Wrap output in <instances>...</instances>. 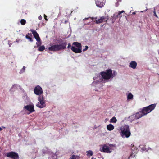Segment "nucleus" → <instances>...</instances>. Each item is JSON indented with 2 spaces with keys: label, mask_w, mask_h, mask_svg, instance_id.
Wrapping results in <instances>:
<instances>
[{
  "label": "nucleus",
  "mask_w": 159,
  "mask_h": 159,
  "mask_svg": "<svg viewBox=\"0 0 159 159\" xmlns=\"http://www.w3.org/2000/svg\"><path fill=\"white\" fill-rule=\"evenodd\" d=\"M34 92L36 95L39 96L38 97V100L39 102H38L36 106L40 108H43L46 107L44 98L43 96H40L43 93L42 88L39 85L36 86L35 87Z\"/></svg>",
  "instance_id": "f257e3e1"
},
{
  "label": "nucleus",
  "mask_w": 159,
  "mask_h": 159,
  "mask_svg": "<svg viewBox=\"0 0 159 159\" xmlns=\"http://www.w3.org/2000/svg\"><path fill=\"white\" fill-rule=\"evenodd\" d=\"M116 74L114 71L112 73V70L111 69H107L106 71H102L100 73V75L102 78L106 80L114 77Z\"/></svg>",
  "instance_id": "f03ea898"
},
{
  "label": "nucleus",
  "mask_w": 159,
  "mask_h": 159,
  "mask_svg": "<svg viewBox=\"0 0 159 159\" xmlns=\"http://www.w3.org/2000/svg\"><path fill=\"white\" fill-rule=\"evenodd\" d=\"M121 136L123 137L128 138L131 135V132L129 126L128 125H125L121 126L120 128Z\"/></svg>",
  "instance_id": "7ed1b4c3"
},
{
  "label": "nucleus",
  "mask_w": 159,
  "mask_h": 159,
  "mask_svg": "<svg viewBox=\"0 0 159 159\" xmlns=\"http://www.w3.org/2000/svg\"><path fill=\"white\" fill-rule=\"evenodd\" d=\"M72 45L75 46L78 48H76L75 46H72L71 44L70 43L68 44L67 48L68 49L71 48L72 51L75 53H81L82 52V45L80 43L78 42H74L72 43Z\"/></svg>",
  "instance_id": "20e7f679"
},
{
  "label": "nucleus",
  "mask_w": 159,
  "mask_h": 159,
  "mask_svg": "<svg viewBox=\"0 0 159 159\" xmlns=\"http://www.w3.org/2000/svg\"><path fill=\"white\" fill-rule=\"evenodd\" d=\"M67 44V43L65 42L61 44L54 45L49 47L48 50L50 51H59L64 50L66 49Z\"/></svg>",
  "instance_id": "39448f33"
},
{
  "label": "nucleus",
  "mask_w": 159,
  "mask_h": 159,
  "mask_svg": "<svg viewBox=\"0 0 159 159\" xmlns=\"http://www.w3.org/2000/svg\"><path fill=\"white\" fill-rule=\"evenodd\" d=\"M156 106V104H153L150 105L147 107H144L143 108L141 111V113L144 116L151 112L154 109Z\"/></svg>",
  "instance_id": "423d86ee"
},
{
  "label": "nucleus",
  "mask_w": 159,
  "mask_h": 159,
  "mask_svg": "<svg viewBox=\"0 0 159 159\" xmlns=\"http://www.w3.org/2000/svg\"><path fill=\"white\" fill-rule=\"evenodd\" d=\"M34 107V106L33 104H30L25 106L23 109L27 111H28L27 114H29L35 111Z\"/></svg>",
  "instance_id": "0eeeda50"
},
{
  "label": "nucleus",
  "mask_w": 159,
  "mask_h": 159,
  "mask_svg": "<svg viewBox=\"0 0 159 159\" xmlns=\"http://www.w3.org/2000/svg\"><path fill=\"white\" fill-rule=\"evenodd\" d=\"M7 156V157H10L13 159H19V157L18 154L12 151L8 153Z\"/></svg>",
  "instance_id": "6e6552de"
},
{
  "label": "nucleus",
  "mask_w": 159,
  "mask_h": 159,
  "mask_svg": "<svg viewBox=\"0 0 159 159\" xmlns=\"http://www.w3.org/2000/svg\"><path fill=\"white\" fill-rule=\"evenodd\" d=\"M144 116L143 114L141 113V111L139 112H138L135 113L134 115H131L130 117L131 118H133L134 117L133 120L139 119L142 117Z\"/></svg>",
  "instance_id": "1a4fd4ad"
},
{
  "label": "nucleus",
  "mask_w": 159,
  "mask_h": 159,
  "mask_svg": "<svg viewBox=\"0 0 159 159\" xmlns=\"http://www.w3.org/2000/svg\"><path fill=\"white\" fill-rule=\"evenodd\" d=\"M30 31L32 32V34L36 40L37 41H40V38L37 32L35 30L33 29H30Z\"/></svg>",
  "instance_id": "9d476101"
},
{
  "label": "nucleus",
  "mask_w": 159,
  "mask_h": 159,
  "mask_svg": "<svg viewBox=\"0 0 159 159\" xmlns=\"http://www.w3.org/2000/svg\"><path fill=\"white\" fill-rule=\"evenodd\" d=\"M104 0H96L95 3L96 6L100 8L102 7L104 4V3L103 2Z\"/></svg>",
  "instance_id": "9b49d317"
},
{
  "label": "nucleus",
  "mask_w": 159,
  "mask_h": 159,
  "mask_svg": "<svg viewBox=\"0 0 159 159\" xmlns=\"http://www.w3.org/2000/svg\"><path fill=\"white\" fill-rule=\"evenodd\" d=\"M102 152H104L111 153V151H110L109 147L106 145H104L102 148Z\"/></svg>",
  "instance_id": "f8f14e48"
},
{
  "label": "nucleus",
  "mask_w": 159,
  "mask_h": 159,
  "mask_svg": "<svg viewBox=\"0 0 159 159\" xmlns=\"http://www.w3.org/2000/svg\"><path fill=\"white\" fill-rule=\"evenodd\" d=\"M137 66V62L134 61H131L129 63V67L133 69H135Z\"/></svg>",
  "instance_id": "ddd939ff"
},
{
  "label": "nucleus",
  "mask_w": 159,
  "mask_h": 159,
  "mask_svg": "<svg viewBox=\"0 0 159 159\" xmlns=\"http://www.w3.org/2000/svg\"><path fill=\"white\" fill-rule=\"evenodd\" d=\"M132 152L130 156V157L132 158L133 157L135 156V154L137 152V149L136 148H131Z\"/></svg>",
  "instance_id": "4468645a"
},
{
  "label": "nucleus",
  "mask_w": 159,
  "mask_h": 159,
  "mask_svg": "<svg viewBox=\"0 0 159 159\" xmlns=\"http://www.w3.org/2000/svg\"><path fill=\"white\" fill-rule=\"evenodd\" d=\"M107 129L109 131L113 130L114 129V126L111 124H109L107 125Z\"/></svg>",
  "instance_id": "2eb2a0df"
},
{
  "label": "nucleus",
  "mask_w": 159,
  "mask_h": 159,
  "mask_svg": "<svg viewBox=\"0 0 159 159\" xmlns=\"http://www.w3.org/2000/svg\"><path fill=\"white\" fill-rule=\"evenodd\" d=\"M124 12V11H121L118 12V14L117 15H116L115 16L117 18H121L122 17V16L121 15L122 13Z\"/></svg>",
  "instance_id": "dca6fc26"
},
{
  "label": "nucleus",
  "mask_w": 159,
  "mask_h": 159,
  "mask_svg": "<svg viewBox=\"0 0 159 159\" xmlns=\"http://www.w3.org/2000/svg\"><path fill=\"white\" fill-rule=\"evenodd\" d=\"M80 157L78 155H73L69 159H80Z\"/></svg>",
  "instance_id": "f3484780"
},
{
  "label": "nucleus",
  "mask_w": 159,
  "mask_h": 159,
  "mask_svg": "<svg viewBox=\"0 0 159 159\" xmlns=\"http://www.w3.org/2000/svg\"><path fill=\"white\" fill-rule=\"evenodd\" d=\"M103 20V22H107L109 18L108 16H102L101 17Z\"/></svg>",
  "instance_id": "a211bd4d"
},
{
  "label": "nucleus",
  "mask_w": 159,
  "mask_h": 159,
  "mask_svg": "<svg viewBox=\"0 0 159 159\" xmlns=\"http://www.w3.org/2000/svg\"><path fill=\"white\" fill-rule=\"evenodd\" d=\"M45 49V46L44 45H42L39 48L38 50L39 51H43Z\"/></svg>",
  "instance_id": "6ab92c4d"
},
{
  "label": "nucleus",
  "mask_w": 159,
  "mask_h": 159,
  "mask_svg": "<svg viewBox=\"0 0 159 159\" xmlns=\"http://www.w3.org/2000/svg\"><path fill=\"white\" fill-rule=\"evenodd\" d=\"M117 121V120L116 117H113L110 120V122L111 123H116Z\"/></svg>",
  "instance_id": "aec40b11"
},
{
  "label": "nucleus",
  "mask_w": 159,
  "mask_h": 159,
  "mask_svg": "<svg viewBox=\"0 0 159 159\" xmlns=\"http://www.w3.org/2000/svg\"><path fill=\"white\" fill-rule=\"evenodd\" d=\"M103 22V20H102V18L101 17L99 19H98L97 20H96L95 21V22L96 24H99L102 23Z\"/></svg>",
  "instance_id": "412c9836"
},
{
  "label": "nucleus",
  "mask_w": 159,
  "mask_h": 159,
  "mask_svg": "<svg viewBox=\"0 0 159 159\" xmlns=\"http://www.w3.org/2000/svg\"><path fill=\"white\" fill-rule=\"evenodd\" d=\"M127 99H132L133 98V95L131 93H129L127 95Z\"/></svg>",
  "instance_id": "4be33fe9"
},
{
  "label": "nucleus",
  "mask_w": 159,
  "mask_h": 159,
  "mask_svg": "<svg viewBox=\"0 0 159 159\" xmlns=\"http://www.w3.org/2000/svg\"><path fill=\"white\" fill-rule=\"evenodd\" d=\"M25 38L27 39H28L29 40V41L30 42H32L33 41V39H32V38H31V37L29 36L28 35H26Z\"/></svg>",
  "instance_id": "5701e85b"
},
{
  "label": "nucleus",
  "mask_w": 159,
  "mask_h": 159,
  "mask_svg": "<svg viewBox=\"0 0 159 159\" xmlns=\"http://www.w3.org/2000/svg\"><path fill=\"white\" fill-rule=\"evenodd\" d=\"M86 152L87 153V155L88 156L89 155L91 156H92L93 155V152H92V151L91 150H89V151H87Z\"/></svg>",
  "instance_id": "b1692460"
},
{
  "label": "nucleus",
  "mask_w": 159,
  "mask_h": 159,
  "mask_svg": "<svg viewBox=\"0 0 159 159\" xmlns=\"http://www.w3.org/2000/svg\"><path fill=\"white\" fill-rule=\"evenodd\" d=\"M26 23V20L24 19H22L20 21L21 24L22 25H25Z\"/></svg>",
  "instance_id": "393cba45"
},
{
  "label": "nucleus",
  "mask_w": 159,
  "mask_h": 159,
  "mask_svg": "<svg viewBox=\"0 0 159 159\" xmlns=\"http://www.w3.org/2000/svg\"><path fill=\"white\" fill-rule=\"evenodd\" d=\"M41 43H41V41L40 40V41H38V42H37L36 43V44L37 45V46L38 47V46H40L41 44Z\"/></svg>",
  "instance_id": "a878e982"
},
{
  "label": "nucleus",
  "mask_w": 159,
  "mask_h": 159,
  "mask_svg": "<svg viewBox=\"0 0 159 159\" xmlns=\"http://www.w3.org/2000/svg\"><path fill=\"white\" fill-rule=\"evenodd\" d=\"M116 1L117 2L115 3V6L116 7H117L118 6L119 4V3L118 0H116Z\"/></svg>",
  "instance_id": "bb28decb"
},
{
  "label": "nucleus",
  "mask_w": 159,
  "mask_h": 159,
  "mask_svg": "<svg viewBox=\"0 0 159 159\" xmlns=\"http://www.w3.org/2000/svg\"><path fill=\"white\" fill-rule=\"evenodd\" d=\"M52 158H53V159H57V156L56 155H54V156L52 157Z\"/></svg>",
  "instance_id": "cd10ccee"
},
{
  "label": "nucleus",
  "mask_w": 159,
  "mask_h": 159,
  "mask_svg": "<svg viewBox=\"0 0 159 159\" xmlns=\"http://www.w3.org/2000/svg\"><path fill=\"white\" fill-rule=\"evenodd\" d=\"M153 12L154 13V15L155 16H156L157 18H158V16L156 14L155 10H154V11H153Z\"/></svg>",
  "instance_id": "c85d7f7f"
},
{
  "label": "nucleus",
  "mask_w": 159,
  "mask_h": 159,
  "mask_svg": "<svg viewBox=\"0 0 159 159\" xmlns=\"http://www.w3.org/2000/svg\"><path fill=\"white\" fill-rule=\"evenodd\" d=\"M85 47V48L83 49V51H85L86 50H87L88 48V47L87 46H86Z\"/></svg>",
  "instance_id": "c756f323"
},
{
  "label": "nucleus",
  "mask_w": 159,
  "mask_h": 159,
  "mask_svg": "<svg viewBox=\"0 0 159 159\" xmlns=\"http://www.w3.org/2000/svg\"><path fill=\"white\" fill-rule=\"evenodd\" d=\"M44 18L45 19V20L47 21L48 20V19L47 18V16L44 14Z\"/></svg>",
  "instance_id": "7c9ffc66"
},
{
  "label": "nucleus",
  "mask_w": 159,
  "mask_h": 159,
  "mask_svg": "<svg viewBox=\"0 0 159 159\" xmlns=\"http://www.w3.org/2000/svg\"><path fill=\"white\" fill-rule=\"evenodd\" d=\"M141 148H142V150H146V148H145V146H143V147H140Z\"/></svg>",
  "instance_id": "2f4dec72"
},
{
  "label": "nucleus",
  "mask_w": 159,
  "mask_h": 159,
  "mask_svg": "<svg viewBox=\"0 0 159 159\" xmlns=\"http://www.w3.org/2000/svg\"><path fill=\"white\" fill-rule=\"evenodd\" d=\"M27 35H28L29 36L32 37V35L31 34V33H28L27 34Z\"/></svg>",
  "instance_id": "473e14b6"
},
{
  "label": "nucleus",
  "mask_w": 159,
  "mask_h": 159,
  "mask_svg": "<svg viewBox=\"0 0 159 159\" xmlns=\"http://www.w3.org/2000/svg\"><path fill=\"white\" fill-rule=\"evenodd\" d=\"M23 70V72L25 71V66H24L23 67V68H22Z\"/></svg>",
  "instance_id": "72a5a7b5"
},
{
  "label": "nucleus",
  "mask_w": 159,
  "mask_h": 159,
  "mask_svg": "<svg viewBox=\"0 0 159 159\" xmlns=\"http://www.w3.org/2000/svg\"><path fill=\"white\" fill-rule=\"evenodd\" d=\"M38 18H39V20H41V19H42V17H41V16H39V17H38Z\"/></svg>",
  "instance_id": "f704fd0d"
},
{
  "label": "nucleus",
  "mask_w": 159,
  "mask_h": 159,
  "mask_svg": "<svg viewBox=\"0 0 159 159\" xmlns=\"http://www.w3.org/2000/svg\"><path fill=\"white\" fill-rule=\"evenodd\" d=\"M2 129L1 127H0V131L2 130Z\"/></svg>",
  "instance_id": "c9c22d12"
},
{
  "label": "nucleus",
  "mask_w": 159,
  "mask_h": 159,
  "mask_svg": "<svg viewBox=\"0 0 159 159\" xmlns=\"http://www.w3.org/2000/svg\"><path fill=\"white\" fill-rule=\"evenodd\" d=\"M67 21L66 20V21H65V23H66H66H67Z\"/></svg>",
  "instance_id": "e433bc0d"
},
{
  "label": "nucleus",
  "mask_w": 159,
  "mask_h": 159,
  "mask_svg": "<svg viewBox=\"0 0 159 159\" xmlns=\"http://www.w3.org/2000/svg\"><path fill=\"white\" fill-rule=\"evenodd\" d=\"M88 19V18H86L85 19H86V20H87V19Z\"/></svg>",
  "instance_id": "4c0bfd02"
},
{
  "label": "nucleus",
  "mask_w": 159,
  "mask_h": 159,
  "mask_svg": "<svg viewBox=\"0 0 159 159\" xmlns=\"http://www.w3.org/2000/svg\"><path fill=\"white\" fill-rule=\"evenodd\" d=\"M158 54L159 55V50L158 51Z\"/></svg>",
  "instance_id": "58836bf2"
},
{
  "label": "nucleus",
  "mask_w": 159,
  "mask_h": 159,
  "mask_svg": "<svg viewBox=\"0 0 159 159\" xmlns=\"http://www.w3.org/2000/svg\"><path fill=\"white\" fill-rule=\"evenodd\" d=\"M3 128H5V127H3Z\"/></svg>",
  "instance_id": "ea45409f"
},
{
  "label": "nucleus",
  "mask_w": 159,
  "mask_h": 159,
  "mask_svg": "<svg viewBox=\"0 0 159 159\" xmlns=\"http://www.w3.org/2000/svg\"><path fill=\"white\" fill-rule=\"evenodd\" d=\"M91 159H93V158H91Z\"/></svg>",
  "instance_id": "a19ab883"
}]
</instances>
